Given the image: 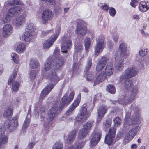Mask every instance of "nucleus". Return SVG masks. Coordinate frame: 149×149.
Listing matches in <instances>:
<instances>
[{"instance_id": "f257e3e1", "label": "nucleus", "mask_w": 149, "mask_h": 149, "mask_svg": "<svg viewBox=\"0 0 149 149\" xmlns=\"http://www.w3.org/2000/svg\"><path fill=\"white\" fill-rule=\"evenodd\" d=\"M51 61L50 58L47 59L41 73L53 83L48 84L42 90L40 96L39 101L42 102L46 97L60 80L56 74V71L61 68L64 65L65 59L63 57L61 56L59 58L56 57Z\"/></svg>"}, {"instance_id": "f03ea898", "label": "nucleus", "mask_w": 149, "mask_h": 149, "mask_svg": "<svg viewBox=\"0 0 149 149\" xmlns=\"http://www.w3.org/2000/svg\"><path fill=\"white\" fill-rule=\"evenodd\" d=\"M124 86L126 92L124 96V102H132L135 98L138 93V88L137 87H133L132 81L129 79L125 80Z\"/></svg>"}, {"instance_id": "7ed1b4c3", "label": "nucleus", "mask_w": 149, "mask_h": 149, "mask_svg": "<svg viewBox=\"0 0 149 149\" xmlns=\"http://www.w3.org/2000/svg\"><path fill=\"white\" fill-rule=\"evenodd\" d=\"M140 119L138 117H136L135 118L134 122L131 123H129L128 121H125V123L128 125H131L133 124L136 125L135 127L134 128L131 129L126 134L125 137V140L127 141V142H129L136 135L137 131L138 130L139 124H140Z\"/></svg>"}, {"instance_id": "20e7f679", "label": "nucleus", "mask_w": 149, "mask_h": 149, "mask_svg": "<svg viewBox=\"0 0 149 149\" xmlns=\"http://www.w3.org/2000/svg\"><path fill=\"white\" fill-rule=\"evenodd\" d=\"M18 116L16 115L12 118L11 120H7L5 122L3 127L5 130L9 132L15 131L18 126Z\"/></svg>"}, {"instance_id": "39448f33", "label": "nucleus", "mask_w": 149, "mask_h": 149, "mask_svg": "<svg viewBox=\"0 0 149 149\" xmlns=\"http://www.w3.org/2000/svg\"><path fill=\"white\" fill-rule=\"evenodd\" d=\"M106 41H105V38L103 35L99 36L96 40V43L94 48V57H97L101 50L102 52L105 47Z\"/></svg>"}, {"instance_id": "423d86ee", "label": "nucleus", "mask_w": 149, "mask_h": 149, "mask_svg": "<svg viewBox=\"0 0 149 149\" xmlns=\"http://www.w3.org/2000/svg\"><path fill=\"white\" fill-rule=\"evenodd\" d=\"M91 114L87 111L86 107L83 105L75 118L77 122L82 121V123L86 121L89 118Z\"/></svg>"}, {"instance_id": "0eeeda50", "label": "nucleus", "mask_w": 149, "mask_h": 149, "mask_svg": "<svg viewBox=\"0 0 149 149\" xmlns=\"http://www.w3.org/2000/svg\"><path fill=\"white\" fill-rule=\"evenodd\" d=\"M17 72V71L14 70L10 75L8 82V85L12 86V88L14 92H17L19 90L20 86V83L17 81H15Z\"/></svg>"}, {"instance_id": "6e6552de", "label": "nucleus", "mask_w": 149, "mask_h": 149, "mask_svg": "<svg viewBox=\"0 0 149 149\" xmlns=\"http://www.w3.org/2000/svg\"><path fill=\"white\" fill-rule=\"evenodd\" d=\"M102 134L100 130L98 128H95L92 134V137L90 142L91 145L92 146L96 145L100 140Z\"/></svg>"}, {"instance_id": "1a4fd4ad", "label": "nucleus", "mask_w": 149, "mask_h": 149, "mask_svg": "<svg viewBox=\"0 0 149 149\" xmlns=\"http://www.w3.org/2000/svg\"><path fill=\"white\" fill-rule=\"evenodd\" d=\"M34 31V28L33 24L29 23L26 26V28L25 32L22 36L23 40L26 42H28L31 40L32 36V33Z\"/></svg>"}, {"instance_id": "9d476101", "label": "nucleus", "mask_w": 149, "mask_h": 149, "mask_svg": "<svg viewBox=\"0 0 149 149\" xmlns=\"http://www.w3.org/2000/svg\"><path fill=\"white\" fill-rule=\"evenodd\" d=\"M116 129L114 127L110 128L108 131V133L107 134L105 138L104 143L109 146L111 145L112 143L113 139H114Z\"/></svg>"}, {"instance_id": "9b49d317", "label": "nucleus", "mask_w": 149, "mask_h": 149, "mask_svg": "<svg viewBox=\"0 0 149 149\" xmlns=\"http://www.w3.org/2000/svg\"><path fill=\"white\" fill-rule=\"evenodd\" d=\"M87 27L84 22L82 20H79L77 22L76 32L77 34L84 36L86 33Z\"/></svg>"}, {"instance_id": "f8f14e48", "label": "nucleus", "mask_w": 149, "mask_h": 149, "mask_svg": "<svg viewBox=\"0 0 149 149\" xmlns=\"http://www.w3.org/2000/svg\"><path fill=\"white\" fill-rule=\"evenodd\" d=\"M81 99V93H79L72 103L69 107L66 112V115L68 116L73 114L75 109L79 105Z\"/></svg>"}, {"instance_id": "ddd939ff", "label": "nucleus", "mask_w": 149, "mask_h": 149, "mask_svg": "<svg viewBox=\"0 0 149 149\" xmlns=\"http://www.w3.org/2000/svg\"><path fill=\"white\" fill-rule=\"evenodd\" d=\"M53 16V14L51 10L49 9L45 10L42 12L41 16L43 24H46L49 21L52 20Z\"/></svg>"}, {"instance_id": "4468645a", "label": "nucleus", "mask_w": 149, "mask_h": 149, "mask_svg": "<svg viewBox=\"0 0 149 149\" xmlns=\"http://www.w3.org/2000/svg\"><path fill=\"white\" fill-rule=\"evenodd\" d=\"M59 33V30L58 29L56 31L54 35L52 36L48 40L45 42L44 44V48H49L50 47L58 37Z\"/></svg>"}, {"instance_id": "2eb2a0df", "label": "nucleus", "mask_w": 149, "mask_h": 149, "mask_svg": "<svg viewBox=\"0 0 149 149\" xmlns=\"http://www.w3.org/2000/svg\"><path fill=\"white\" fill-rule=\"evenodd\" d=\"M137 72L135 67H133L132 68H128L123 73L122 77L124 79L130 78L135 76L137 74Z\"/></svg>"}, {"instance_id": "dca6fc26", "label": "nucleus", "mask_w": 149, "mask_h": 149, "mask_svg": "<svg viewBox=\"0 0 149 149\" xmlns=\"http://www.w3.org/2000/svg\"><path fill=\"white\" fill-rule=\"evenodd\" d=\"M22 10L21 7L19 6H14L11 7L8 10L6 16L8 17H12L20 13Z\"/></svg>"}, {"instance_id": "f3484780", "label": "nucleus", "mask_w": 149, "mask_h": 149, "mask_svg": "<svg viewBox=\"0 0 149 149\" xmlns=\"http://www.w3.org/2000/svg\"><path fill=\"white\" fill-rule=\"evenodd\" d=\"M4 130L2 129V126L0 125V149H3L4 145L8 143V137L5 135H3Z\"/></svg>"}, {"instance_id": "a211bd4d", "label": "nucleus", "mask_w": 149, "mask_h": 149, "mask_svg": "<svg viewBox=\"0 0 149 149\" xmlns=\"http://www.w3.org/2000/svg\"><path fill=\"white\" fill-rule=\"evenodd\" d=\"M108 60V58L106 57H102L97 62L96 67V70L98 72L101 71L105 66Z\"/></svg>"}, {"instance_id": "6ab92c4d", "label": "nucleus", "mask_w": 149, "mask_h": 149, "mask_svg": "<svg viewBox=\"0 0 149 149\" xmlns=\"http://www.w3.org/2000/svg\"><path fill=\"white\" fill-rule=\"evenodd\" d=\"M127 46L125 43H122L120 44L118 50L120 57L125 58H127L129 54L127 53Z\"/></svg>"}, {"instance_id": "aec40b11", "label": "nucleus", "mask_w": 149, "mask_h": 149, "mask_svg": "<svg viewBox=\"0 0 149 149\" xmlns=\"http://www.w3.org/2000/svg\"><path fill=\"white\" fill-rule=\"evenodd\" d=\"M58 107L57 106H54L52 107L48 112V119L49 121L53 120L56 116L58 110Z\"/></svg>"}, {"instance_id": "412c9836", "label": "nucleus", "mask_w": 149, "mask_h": 149, "mask_svg": "<svg viewBox=\"0 0 149 149\" xmlns=\"http://www.w3.org/2000/svg\"><path fill=\"white\" fill-rule=\"evenodd\" d=\"M108 110L107 106L104 105H102L99 107L97 110V114L98 118L100 120L104 117Z\"/></svg>"}, {"instance_id": "4be33fe9", "label": "nucleus", "mask_w": 149, "mask_h": 149, "mask_svg": "<svg viewBox=\"0 0 149 149\" xmlns=\"http://www.w3.org/2000/svg\"><path fill=\"white\" fill-rule=\"evenodd\" d=\"M138 9L141 12H146L149 9L148 3L146 1H141L139 3Z\"/></svg>"}, {"instance_id": "5701e85b", "label": "nucleus", "mask_w": 149, "mask_h": 149, "mask_svg": "<svg viewBox=\"0 0 149 149\" xmlns=\"http://www.w3.org/2000/svg\"><path fill=\"white\" fill-rule=\"evenodd\" d=\"M66 45L65 43L62 44L61 46V51L63 53H67L70 50L72 45V41L69 40L66 41Z\"/></svg>"}, {"instance_id": "b1692460", "label": "nucleus", "mask_w": 149, "mask_h": 149, "mask_svg": "<svg viewBox=\"0 0 149 149\" xmlns=\"http://www.w3.org/2000/svg\"><path fill=\"white\" fill-rule=\"evenodd\" d=\"M12 31V27L11 26L8 24H6L3 28V36L6 37L10 35Z\"/></svg>"}, {"instance_id": "393cba45", "label": "nucleus", "mask_w": 149, "mask_h": 149, "mask_svg": "<svg viewBox=\"0 0 149 149\" xmlns=\"http://www.w3.org/2000/svg\"><path fill=\"white\" fill-rule=\"evenodd\" d=\"M76 129H74L69 132L67 138V142L69 144L72 143L76 136Z\"/></svg>"}, {"instance_id": "a878e982", "label": "nucleus", "mask_w": 149, "mask_h": 149, "mask_svg": "<svg viewBox=\"0 0 149 149\" xmlns=\"http://www.w3.org/2000/svg\"><path fill=\"white\" fill-rule=\"evenodd\" d=\"M13 108L8 107L5 110L3 116L5 118H8L13 116Z\"/></svg>"}, {"instance_id": "bb28decb", "label": "nucleus", "mask_w": 149, "mask_h": 149, "mask_svg": "<svg viewBox=\"0 0 149 149\" xmlns=\"http://www.w3.org/2000/svg\"><path fill=\"white\" fill-rule=\"evenodd\" d=\"M68 97L66 96H63L61 99L59 106L60 110H62L64 106H68L70 103H68Z\"/></svg>"}, {"instance_id": "cd10ccee", "label": "nucleus", "mask_w": 149, "mask_h": 149, "mask_svg": "<svg viewBox=\"0 0 149 149\" xmlns=\"http://www.w3.org/2000/svg\"><path fill=\"white\" fill-rule=\"evenodd\" d=\"M39 66V63L38 60L32 58L30 60L29 66L31 68H36Z\"/></svg>"}, {"instance_id": "c85d7f7f", "label": "nucleus", "mask_w": 149, "mask_h": 149, "mask_svg": "<svg viewBox=\"0 0 149 149\" xmlns=\"http://www.w3.org/2000/svg\"><path fill=\"white\" fill-rule=\"evenodd\" d=\"M92 65V58L91 57H88L86 63V65L84 70V73H88L91 68Z\"/></svg>"}, {"instance_id": "c756f323", "label": "nucleus", "mask_w": 149, "mask_h": 149, "mask_svg": "<svg viewBox=\"0 0 149 149\" xmlns=\"http://www.w3.org/2000/svg\"><path fill=\"white\" fill-rule=\"evenodd\" d=\"M105 71L106 75L110 76L112 74L113 72V65H107L105 68Z\"/></svg>"}, {"instance_id": "7c9ffc66", "label": "nucleus", "mask_w": 149, "mask_h": 149, "mask_svg": "<svg viewBox=\"0 0 149 149\" xmlns=\"http://www.w3.org/2000/svg\"><path fill=\"white\" fill-rule=\"evenodd\" d=\"M89 132L83 128L80 130L78 134V137L80 139H84L87 135Z\"/></svg>"}, {"instance_id": "2f4dec72", "label": "nucleus", "mask_w": 149, "mask_h": 149, "mask_svg": "<svg viewBox=\"0 0 149 149\" xmlns=\"http://www.w3.org/2000/svg\"><path fill=\"white\" fill-rule=\"evenodd\" d=\"M81 64L77 62L74 63L72 67V73L73 74L76 73L78 74L80 72V69L79 67Z\"/></svg>"}, {"instance_id": "473e14b6", "label": "nucleus", "mask_w": 149, "mask_h": 149, "mask_svg": "<svg viewBox=\"0 0 149 149\" xmlns=\"http://www.w3.org/2000/svg\"><path fill=\"white\" fill-rule=\"evenodd\" d=\"M107 78V75L105 72L103 71L100 73L96 77L97 80L99 82H102Z\"/></svg>"}, {"instance_id": "72a5a7b5", "label": "nucleus", "mask_w": 149, "mask_h": 149, "mask_svg": "<svg viewBox=\"0 0 149 149\" xmlns=\"http://www.w3.org/2000/svg\"><path fill=\"white\" fill-rule=\"evenodd\" d=\"M93 121H88L84 124L83 128L89 132V130L91 129L93 125Z\"/></svg>"}, {"instance_id": "f704fd0d", "label": "nucleus", "mask_w": 149, "mask_h": 149, "mask_svg": "<svg viewBox=\"0 0 149 149\" xmlns=\"http://www.w3.org/2000/svg\"><path fill=\"white\" fill-rule=\"evenodd\" d=\"M25 19V17L24 15H21L16 18L15 22L16 24L21 25L24 23Z\"/></svg>"}, {"instance_id": "c9c22d12", "label": "nucleus", "mask_w": 149, "mask_h": 149, "mask_svg": "<svg viewBox=\"0 0 149 149\" xmlns=\"http://www.w3.org/2000/svg\"><path fill=\"white\" fill-rule=\"evenodd\" d=\"M85 49L86 52L89 51V49L91 45L90 38L86 37L84 39Z\"/></svg>"}, {"instance_id": "e433bc0d", "label": "nucleus", "mask_w": 149, "mask_h": 149, "mask_svg": "<svg viewBox=\"0 0 149 149\" xmlns=\"http://www.w3.org/2000/svg\"><path fill=\"white\" fill-rule=\"evenodd\" d=\"M8 4L10 6L21 5L22 3L20 0H8Z\"/></svg>"}, {"instance_id": "4c0bfd02", "label": "nucleus", "mask_w": 149, "mask_h": 149, "mask_svg": "<svg viewBox=\"0 0 149 149\" xmlns=\"http://www.w3.org/2000/svg\"><path fill=\"white\" fill-rule=\"evenodd\" d=\"M115 67L117 70H122L123 68V60H121L120 61L117 62L115 65Z\"/></svg>"}, {"instance_id": "58836bf2", "label": "nucleus", "mask_w": 149, "mask_h": 149, "mask_svg": "<svg viewBox=\"0 0 149 149\" xmlns=\"http://www.w3.org/2000/svg\"><path fill=\"white\" fill-rule=\"evenodd\" d=\"M26 45L24 44H21L17 46V51L18 53H21L24 51Z\"/></svg>"}, {"instance_id": "ea45409f", "label": "nucleus", "mask_w": 149, "mask_h": 149, "mask_svg": "<svg viewBox=\"0 0 149 149\" xmlns=\"http://www.w3.org/2000/svg\"><path fill=\"white\" fill-rule=\"evenodd\" d=\"M85 73L87 80L88 81H91L93 80L94 75L92 72H89V71L88 73Z\"/></svg>"}, {"instance_id": "a19ab883", "label": "nucleus", "mask_w": 149, "mask_h": 149, "mask_svg": "<svg viewBox=\"0 0 149 149\" xmlns=\"http://www.w3.org/2000/svg\"><path fill=\"white\" fill-rule=\"evenodd\" d=\"M107 90L112 94H114L116 92V89L113 85H108L107 86Z\"/></svg>"}, {"instance_id": "79ce46f5", "label": "nucleus", "mask_w": 149, "mask_h": 149, "mask_svg": "<svg viewBox=\"0 0 149 149\" xmlns=\"http://www.w3.org/2000/svg\"><path fill=\"white\" fill-rule=\"evenodd\" d=\"M84 143L83 142L78 141L75 143L74 146H75V148L76 149H80L83 147Z\"/></svg>"}, {"instance_id": "37998d69", "label": "nucleus", "mask_w": 149, "mask_h": 149, "mask_svg": "<svg viewBox=\"0 0 149 149\" xmlns=\"http://www.w3.org/2000/svg\"><path fill=\"white\" fill-rule=\"evenodd\" d=\"M36 72L35 70H31L29 74V78L31 80H34L36 77Z\"/></svg>"}, {"instance_id": "c03bdc74", "label": "nucleus", "mask_w": 149, "mask_h": 149, "mask_svg": "<svg viewBox=\"0 0 149 149\" xmlns=\"http://www.w3.org/2000/svg\"><path fill=\"white\" fill-rule=\"evenodd\" d=\"M52 149H63V144L59 142L56 143L54 145Z\"/></svg>"}, {"instance_id": "a18cd8bd", "label": "nucleus", "mask_w": 149, "mask_h": 149, "mask_svg": "<svg viewBox=\"0 0 149 149\" xmlns=\"http://www.w3.org/2000/svg\"><path fill=\"white\" fill-rule=\"evenodd\" d=\"M83 49L82 45L79 43L77 44L75 46V49L77 52H81Z\"/></svg>"}, {"instance_id": "49530a36", "label": "nucleus", "mask_w": 149, "mask_h": 149, "mask_svg": "<svg viewBox=\"0 0 149 149\" xmlns=\"http://www.w3.org/2000/svg\"><path fill=\"white\" fill-rule=\"evenodd\" d=\"M112 123V120L111 119H109L106 120L104 124V127L106 128L110 127L111 126Z\"/></svg>"}, {"instance_id": "de8ad7c7", "label": "nucleus", "mask_w": 149, "mask_h": 149, "mask_svg": "<svg viewBox=\"0 0 149 149\" xmlns=\"http://www.w3.org/2000/svg\"><path fill=\"white\" fill-rule=\"evenodd\" d=\"M12 59L15 63L18 64L19 63V60L16 53L13 54Z\"/></svg>"}, {"instance_id": "09e8293b", "label": "nucleus", "mask_w": 149, "mask_h": 149, "mask_svg": "<svg viewBox=\"0 0 149 149\" xmlns=\"http://www.w3.org/2000/svg\"><path fill=\"white\" fill-rule=\"evenodd\" d=\"M139 1V0H131L130 4L132 7L135 8Z\"/></svg>"}, {"instance_id": "8fccbe9b", "label": "nucleus", "mask_w": 149, "mask_h": 149, "mask_svg": "<svg viewBox=\"0 0 149 149\" xmlns=\"http://www.w3.org/2000/svg\"><path fill=\"white\" fill-rule=\"evenodd\" d=\"M50 125L48 123L47 124L46 123H44V128L43 130V132H45V133H48L49 131V129L50 127Z\"/></svg>"}, {"instance_id": "3c124183", "label": "nucleus", "mask_w": 149, "mask_h": 149, "mask_svg": "<svg viewBox=\"0 0 149 149\" xmlns=\"http://www.w3.org/2000/svg\"><path fill=\"white\" fill-rule=\"evenodd\" d=\"M29 124V121L28 119H26L25 120L23 126L22 128L23 129H26Z\"/></svg>"}, {"instance_id": "603ef678", "label": "nucleus", "mask_w": 149, "mask_h": 149, "mask_svg": "<svg viewBox=\"0 0 149 149\" xmlns=\"http://www.w3.org/2000/svg\"><path fill=\"white\" fill-rule=\"evenodd\" d=\"M109 13L111 16L113 17L116 14V11L113 8L111 7L109 10Z\"/></svg>"}, {"instance_id": "864d4df0", "label": "nucleus", "mask_w": 149, "mask_h": 149, "mask_svg": "<svg viewBox=\"0 0 149 149\" xmlns=\"http://www.w3.org/2000/svg\"><path fill=\"white\" fill-rule=\"evenodd\" d=\"M75 92L74 91H72L70 93L69 97H68V100H69L68 103H70L72 100L74 96Z\"/></svg>"}, {"instance_id": "5fc2aeb1", "label": "nucleus", "mask_w": 149, "mask_h": 149, "mask_svg": "<svg viewBox=\"0 0 149 149\" xmlns=\"http://www.w3.org/2000/svg\"><path fill=\"white\" fill-rule=\"evenodd\" d=\"M121 119L119 117H117L113 120L114 124L115 125H117L118 126L120 125L121 123Z\"/></svg>"}, {"instance_id": "6e6d98bb", "label": "nucleus", "mask_w": 149, "mask_h": 149, "mask_svg": "<svg viewBox=\"0 0 149 149\" xmlns=\"http://www.w3.org/2000/svg\"><path fill=\"white\" fill-rule=\"evenodd\" d=\"M43 3H46L48 2L50 5H55V2L54 0H40Z\"/></svg>"}, {"instance_id": "4d7b16f0", "label": "nucleus", "mask_w": 149, "mask_h": 149, "mask_svg": "<svg viewBox=\"0 0 149 149\" xmlns=\"http://www.w3.org/2000/svg\"><path fill=\"white\" fill-rule=\"evenodd\" d=\"M145 49L143 51V50H141L139 51V55L142 56H146L148 54V51H147V49L145 51Z\"/></svg>"}, {"instance_id": "13d9d810", "label": "nucleus", "mask_w": 149, "mask_h": 149, "mask_svg": "<svg viewBox=\"0 0 149 149\" xmlns=\"http://www.w3.org/2000/svg\"><path fill=\"white\" fill-rule=\"evenodd\" d=\"M101 97V94L100 93H98L97 94L94 96L93 102H95L96 101L98 100Z\"/></svg>"}, {"instance_id": "bf43d9fd", "label": "nucleus", "mask_w": 149, "mask_h": 149, "mask_svg": "<svg viewBox=\"0 0 149 149\" xmlns=\"http://www.w3.org/2000/svg\"><path fill=\"white\" fill-rule=\"evenodd\" d=\"M53 32V30H48L46 31H44L42 32V34L45 36L47 34H49Z\"/></svg>"}, {"instance_id": "052dcab7", "label": "nucleus", "mask_w": 149, "mask_h": 149, "mask_svg": "<svg viewBox=\"0 0 149 149\" xmlns=\"http://www.w3.org/2000/svg\"><path fill=\"white\" fill-rule=\"evenodd\" d=\"M101 8L104 11H107L109 8V7L107 4H105L102 6L101 7Z\"/></svg>"}, {"instance_id": "680f3d73", "label": "nucleus", "mask_w": 149, "mask_h": 149, "mask_svg": "<svg viewBox=\"0 0 149 149\" xmlns=\"http://www.w3.org/2000/svg\"><path fill=\"white\" fill-rule=\"evenodd\" d=\"M35 144V142H31L29 143L28 145V149H32Z\"/></svg>"}, {"instance_id": "e2e57ef3", "label": "nucleus", "mask_w": 149, "mask_h": 149, "mask_svg": "<svg viewBox=\"0 0 149 149\" xmlns=\"http://www.w3.org/2000/svg\"><path fill=\"white\" fill-rule=\"evenodd\" d=\"M133 18L134 19L139 20V16L138 15H134L133 16Z\"/></svg>"}, {"instance_id": "0e129e2a", "label": "nucleus", "mask_w": 149, "mask_h": 149, "mask_svg": "<svg viewBox=\"0 0 149 149\" xmlns=\"http://www.w3.org/2000/svg\"><path fill=\"white\" fill-rule=\"evenodd\" d=\"M133 118L132 119V120H131L130 119H128V120H126L125 121V123H124L125 124H124V125H125V124L126 125H127V124H126L125 123V121H128V123H132V122H134V120L135 119V118Z\"/></svg>"}, {"instance_id": "69168bd1", "label": "nucleus", "mask_w": 149, "mask_h": 149, "mask_svg": "<svg viewBox=\"0 0 149 149\" xmlns=\"http://www.w3.org/2000/svg\"><path fill=\"white\" fill-rule=\"evenodd\" d=\"M118 36L117 34H116L115 36H113V39L116 42L118 41Z\"/></svg>"}, {"instance_id": "338daca9", "label": "nucleus", "mask_w": 149, "mask_h": 149, "mask_svg": "<svg viewBox=\"0 0 149 149\" xmlns=\"http://www.w3.org/2000/svg\"><path fill=\"white\" fill-rule=\"evenodd\" d=\"M82 91L85 93H88L89 92V90L87 88L84 87L82 90Z\"/></svg>"}, {"instance_id": "774afa93", "label": "nucleus", "mask_w": 149, "mask_h": 149, "mask_svg": "<svg viewBox=\"0 0 149 149\" xmlns=\"http://www.w3.org/2000/svg\"><path fill=\"white\" fill-rule=\"evenodd\" d=\"M137 146L136 144H133L131 145V148L132 149H136L137 148Z\"/></svg>"}]
</instances>
